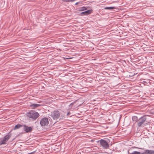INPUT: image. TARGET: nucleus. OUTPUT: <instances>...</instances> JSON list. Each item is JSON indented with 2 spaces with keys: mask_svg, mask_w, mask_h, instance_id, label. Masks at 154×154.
Masks as SVG:
<instances>
[{
  "mask_svg": "<svg viewBox=\"0 0 154 154\" xmlns=\"http://www.w3.org/2000/svg\"><path fill=\"white\" fill-rule=\"evenodd\" d=\"M23 126V125H20L19 124H17V125H16L14 127V130H15L16 129H17Z\"/></svg>",
  "mask_w": 154,
  "mask_h": 154,
  "instance_id": "9b49d317",
  "label": "nucleus"
},
{
  "mask_svg": "<svg viewBox=\"0 0 154 154\" xmlns=\"http://www.w3.org/2000/svg\"><path fill=\"white\" fill-rule=\"evenodd\" d=\"M73 103H71L70 104L69 106H72L73 105Z\"/></svg>",
  "mask_w": 154,
  "mask_h": 154,
  "instance_id": "f3484780",
  "label": "nucleus"
},
{
  "mask_svg": "<svg viewBox=\"0 0 154 154\" xmlns=\"http://www.w3.org/2000/svg\"><path fill=\"white\" fill-rule=\"evenodd\" d=\"M139 148V149H143V150L144 149V148Z\"/></svg>",
  "mask_w": 154,
  "mask_h": 154,
  "instance_id": "6ab92c4d",
  "label": "nucleus"
},
{
  "mask_svg": "<svg viewBox=\"0 0 154 154\" xmlns=\"http://www.w3.org/2000/svg\"><path fill=\"white\" fill-rule=\"evenodd\" d=\"M49 123L48 119L47 118L44 117L40 121V124L42 126H47Z\"/></svg>",
  "mask_w": 154,
  "mask_h": 154,
  "instance_id": "423d86ee",
  "label": "nucleus"
},
{
  "mask_svg": "<svg viewBox=\"0 0 154 154\" xmlns=\"http://www.w3.org/2000/svg\"><path fill=\"white\" fill-rule=\"evenodd\" d=\"M115 8L113 7H105V9L107 10H112Z\"/></svg>",
  "mask_w": 154,
  "mask_h": 154,
  "instance_id": "4468645a",
  "label": "nucleus"
},
{
  "mask_svg": "<svg viewBox=\"0 0 154 154\" xmlns=\"http://www.w3.org/2000/svg\"><path fill=\"white\" fill-rule=\"evenodd\" d=\"M128 154H141V152H137L136 151H134L133 152H132L131 153L129 152V151L128 152Z\"/></svg>",
  "mask_w": 154,
  "mask_h": 154,
  "instance_id": "ddd939ff",
  "label": "nucleus"
},
{
  "mask_svg": "<svg viewBox=\"0 0 154 154\" xmlns=\"http://www.w3.org/2000/svg\"><path fill=\"white\" fill-rule=\"evenodd\" d=\"M132 119L133 121L134 122H135L138 121L139 119H138V118L137 116H133L132 117Z\"/></svg>",
  "mask_w": 154,
  "mask_h": 154,
  "instance_id": "f8f14e48",
  "label": "nucleus"
},
{
  "mask_svg": "<svg viewBox=\"0 0 154 154\" xmlns=\"http://www.w3.org/2000/svg\"><path fill=\"white\" fill-rule=\"evenodd\" d=\"M87 8L85 7H82L79 8V11H83L86 10Z\"/></svg>",
  "mask_w": 154,
  "mask_h": 154,
  "instance_id": "2eb2a0df",
  "label": "nucleus"
},
{
  "mask_svg": "<svg viewBox=\"0 0 154 154\" xmlns=\"http://www.w3.org/2000/svg\"><path fill=\"white\" fill-rule=\"evenodd\" d=\"M142 154H154V151L151 150L146 149L144 152H141Z\"/></svg>",
  "mask_w": 154,
  "mask_h": 154,
  "instance_id": "1a4fd4ad",
  "label": "nucleus"
},
{
  "mask_svg": "<svg viewBox=\"0 0 154 154\" xmlns=\"http://www.w3.org/2000/svg\"><path fill=\"white\" fill-rule=\"evenodd\" d=\"M70 114V112H69L67 113L66 115L67 116H69Z\"/></svg>",
  "mask_w": 154,
  "mask_h": 154,
  "instance_id": "dca6fc26",
  "label": "nucleus"
},
{
  "mask_svg": "<svg viewBox=\"0 0 154 154\" xmlns=\"http://www.w3.org/2000/svg\"><path fill=\"white\" fill-rule=\"evenodd\" d=\"M23 130L25 131L26 133L30 132L32 131V128L31 127L25 125H23Z\"/></svg>",
  "mask_w": 154,
  "mask_h": 154,
  "instance_id": "0eeeda50",
  "label": "nucleus"
},
{
  "mask_svg": "<svg viewBox=\"0 0 154 154\" xmlns=\"http://www.w3.org/2000/svg\"><path fill=\"white\" fill-rule=\"evenodd\" d=\"M11 137V134H8L2 138L0 140V145L6 144V142L8 141Z\"/></svg>",
  "mask_w": 154,
  "mask_h": 154,
  "instance_id": "7ed1b4c3",
  "label": "nucleus"
},
{
  "mask_svg": "<svg viewBox=\"0 0 154 154\" xmlns=\"http://www.w3.org/2000/svg\"><path fill=\"white\" fill-rule=\"evenodd\" d=\"M92 12V10H89L81 12L80 13V15L82 16L88 15L91 14Z\"/></svg>",
  "mask_w": 154,
  "mask_h": 154,
  "instance_id": "6e6552de",
  "label": "nucleus"
},
{
  "mask_svg": "<svg viewBox=\"0 0 154 154\" xmlns=\"http://www.w3.org/2000/svg\"><path fill=\"white\" fill-rule=\"evenodd\" d=\"M153 147L154 148V146H153Z\"/></svg>",
  "mask_w": 154,
  "mask_h": 154,
  "instance_id": "aec40b11",
  "label": "nucleus"
},
{
  "mask_svg": "<svg viewBox=\"0 0 154 154\" xmlns=\"http://www.w3.org/2000/svg\"><path fill=\"white\" fill-rule=\"evenodd\" d=\"M148 116V115H145L141 117L138 119V121L137 123V125L139 127H141L143 125V127L145 126L147 123H145L146 122V117Z\"/></svg>",
  "mask_w": 154,
  "mask_h": 154,
  "instance_id": "f257e3e1",
  "label": "nucleus"
},
{
  "mask_svg": "<svg viewBox=\"0 0 154 154\" xmlns=\"http://www.w3.org/2000/svg\"><path fill=\"white\" fill-rule=\"evenodd\" d=\"M79 2H77L75 4V5H77L78 4Z\"/></svg>",
  "mask_w": 154,
  "mask_h": 154,
  "instance_id": "a211bd4d",
  "label": "nucleus"
},
{
  "mask_svg": "<svg viewBox=\"0 0 154 154\" xmlns=\"http://www.w3.org/2000/svg\"><path fill=\"white\" fill-rule=\"evenodd\" d=\"M99 141L100 145L104 149H107L109 147V144L105 140L101 139Z\"/></svg>",
  "mask_w": 154,
  "mask_h": 154,
  "instance_id": "20e7f679",
  "label": "nucleus"
},
{
  "mask_svg": "<svg viewBox=\"0 0 154 154\" xmlns=\"http://www.w3.org/2000/svg\"><path fill=\"white\" fill-rule=\"evenodd\" d=\"M41 106V105L38 104H36V103H33L32 104L30 105V107L32 109H35V108H37V107L40 106Z\"/></svg>",
  "mask_w": 154,
  "mask_h": 154,
  "instance_id": "9d476101",
  "label": "nucleus"
},
{
  "mask_svg": "<svg viewBox=\"0 0 154 154\" xmlns=\"http://www.w3.org/2000/svg\"><path fill=\"white\" fill-rule=\"evenodd\" d=\"M27 116L30 118L34 119L35 120L39 116V113L35 111L30 112L27 113Z\"/></svg>",
  "mask_w": 154,
  "mask_h": 154,
  "instance_id": "f03ea898",
  "label": "nucleus"
},
{
  "mask_svg": "<svg viewBox=\"0 0 154 154\" xmlns=\"http://www.w3.org/2000/svg\"><path fill=\"white\" fill-rule=\"evenodd\" d=\"M60 116V114L58 111H54L51 112V116L54 120H57L59 118Z\"/></svg>",
  "mask_w": 154,
  "mask_h": 154,
  "instance_id": "39448f33",
  "label": "nucleus"
}]
</instances>
